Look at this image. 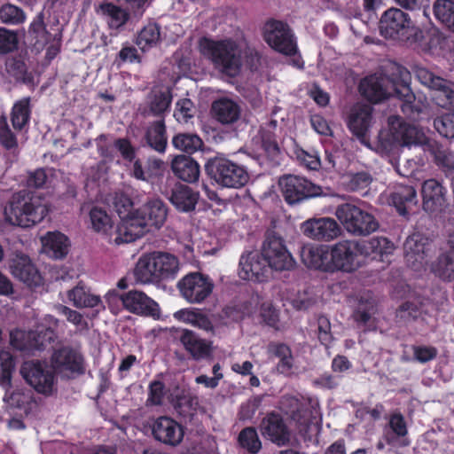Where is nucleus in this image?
I'll return each mask as SVG.
<instances>
[{
  "instance_id": "f257e3e1",
  "label": "nucleus",
  "mask_w": 454,
  "mask_h": 454,
  "mask_svg": "<svg viewBox=\"0 0 454 454\" xmlns=\"http://www.w3.org/2000/svg\"><path fill=\"white\" fill-rule=\"evenodd\" d=\"M397 74L399 80L378 74L367 76L361 81L359 90L373 103L395 96L402 101L403 113L416 121L426 108V101L417 98L411 91L409 85L410 74L405 68L397 67Z\"/></svg>"
},
{
  "instance_id": "f03ea898",
  "label": "nucleus",
  "mask_w": 454,
  "mask_h": 454,
  "mask_svg": "<svg viewBox=\"0 0 454 454\" xmlns=\"http://www.w3.org/2000/svg\"><path fill=\"white\" fill-rule=\"evenodd\" d=\"M379 141L381 152L386 153H390L396 145H423L425 150L431 152L438 165L448 169L454 168L453 153L437 143L429 141L421 129L407 124L398 116L393 115L388 118V132H380Z\"/></svg>"
},
{
  "instance_id": "7ed1b4c3",
  "label": "nucleus",
  "mask_w": 454,
  "mask_h": 454,
  "mask_svg": "<svg viewBox=\"0 0 454 454\" xmlns=\"http://www.w3.org/2000/svg\"><path fill=\"white\" fill-rule=\"evenodd\" d=\"M49 211V203L40 193L20 191L12 196L4 208V217L12 225L30 228L40 223Z\"/></svg>"
},
{
  "instance_id": "20e7f679",
  "label": "nucleus",
  "mask_w": 454,
  "mask_h": 454,
  "mask_svg": "<svg viewBox=\"0 0 454 454\" xmlns=\"http://www.w3.org/2000/svg\"><path fill=\"white\" fill-rule=\"evenodd\" d=\"M179 270L180 262L176 255L155 251L139 257L134 269V277L139 284H159L176 278Z\"/></svg>"
},
{
  "instance_id": "39448f33",
  "label": "nucleus",
  "mask_w": 454,
  "mask_h": 454,
  "mask_svg": "<svg viewBox=\"0 0 454 454\" xmlns=\"http://www.w3.org/2000/svg\"><path fill=\"white\" fill-rule=\"evenodd\" d=\"M200 51L222 74L231 77L239 74L243 51L235 41L231 39L215 41L203 38L200 41Z\"/></svg>"
},
{
  "instance_id": "423d86ee",
  "label": "nucleus",
  "mask_w": 454,
  "mask_h": 454,
  "mask_svg": "<svg viewBox=\"0 0 454 454\" xmlns=\"http://www.w3.org/2000/svg\"><path fill=\"white\" fill-rule=\"evenodd\" d=\"M167 215V206L160 199H148L135 210V217L128 220L127 227L124 228L129 231L126 243L141 238L152 228L160 229L165 223Z\"/></svg>"
},
{
  "instance_id": "0eeeda50",
  "label": "nucleus",
  "mask_w": 454,
  "mask_h": 454,
  "mask_svg": "<svg viewBox=\"0 0 454 454\" xmlns=\"http://www.w3.org/2000/svg\"><path fill=\"white\" fill-rule=\"evenodd\" d=\"M331 272H353L360 268L364 256L360 242L341 240L329 246Z\"/></svg>"
},
{
  "instance_id": "6e6552de",
  "label": "nucleus",
  "mask_w": 454,
  "mask_h": 454,
  "mask_svg": "<svg viewBox=\"0 0 454 454\" xmlns=\"http://www.w3.org/2000/svg\"><path fill=\"white\" fill-rule=\"evenodd\" d=\"M335 215L346 230L354 235H368L379 228V223L372 214L353 204L339 206Z\"/></svg>"
},
{
  "instance_id": "1a4fd4ad",
  "label": "nucleus",
  "mask_w": 454,
  "mask_h": 454,
  "mask_svg": "<svg viewBox=\"0 0 454 454\" xmlns=\"http://www.w3.org/2000/svg\"><path fill=\"white\" fill-rule=\"evenodd\" d=\"M208 170L215 183L226 188H242L250 178L244 166L226 158H215L209 165Z\"/></svg>"
},
{
  "instance_id": "9d476101",
  "label": "nucleus",
  "mask_w": 454,
  "mask_h": 454,
  "mask_svg": "<svg viewBox=\"0 0 454 454\" xmlns=\"http://www.w3.org/2000/svg\"><path fill=\"white\" fill-rule=\"evenodd\" d=\"M23 379L37 393L51 395L56 390L55 371L46 362L27 361L20 367Z\"/></svg>"
},
{
  "instance_id": "9b49d317",
  "label": "nucleus",
  "mask_w": 454,
  "mask_h": 454,
  "mask_svg": "<svg viewBox=\"0 0 454 454\" xmlns=\"http://www.w3.org/2000/svg\"><path fill=\"white\" fill-rule=\"evenodd\" d=\"M262 255L271 270L287 271L295 266V261L284 239L275 234H268L266 237L262 247Z\"/></svg>"
},
{
  "instance_id": "f8f14e48",
  "label": "nucleus",
  "mask_w": 454,
  "mask_h": 454,
  "mask_svg": "<svg viewBox=\"0 0 454 454\" xmlns=\"http://www.w3.org/2000/svg\"><path fill=\"white\" fill-rule=\"evenodd\" d=\"M267 44L274 51L287 56L297 52V43L289 26L282 21L270 20L262 29Z\"/></svg>"
},
{
  "instance_id": "ddd939ff",
  "label": "nucleus",
  "mask_w": 454,
  "mask_h": 454,
  "mask_svg": "<svg viewBox=\"0 0 454 454\" xmlns=\"http://www.w3.org/2000/svg\"><path fill=\"white\" fill-rule=\"evenodd\" d=\"M415 75L422 85L434 91V100L439 106L454 107V83L434 74L424 67H417Z\"/></svg>"
},
{
  "instance_id": "4468645a",
  "label": "nucleus",
  "mask_w": 454,
  "mask_h": 454,
  "mask_svg": "<svg viewBox=\"0 0 454 454\" xmlns=\"http://www.w3.org/2000/svg\"><path fill=\"white\" fill-rule=\"evenodd\" d=\"M181 296L191 304L204 302L212 294V279L199 272L184 276L177 284Z\"/></svg>"
},
{
  "instance_id": "2eb2a0df",
  "label": "nucleus",
  "mask_w": 454,
  "mask_h": 454,
  "mask_svg": "<svg viewBox=\"0 0 454 454\" xmlns=\"http://www.w3.org/2000/svg\"><path fill=\"white\" fill-rule=\"evenodd\" d=\"M281 192L288 204H294L305 199L316 197L322 193L320 186L304 177L288 175L278 181Z\"/></svg>"
},
{
  "instance_id": "dca6fc26",
  "label": "nucleus",
  "mask_w": 454,
  "mask_h": 454,
  "mask_svg": "<svg viewBox=\"0 0 454 454\" xmlns=\"http://www.w3.org/2000/svg\"><path fill=\"white\" fill-rule=\"evenodd\" d=\"M303 400L301 402L296 396L285 395L283 396L280 405L281 409L301 427L300 430L303 431L309 425L318 423L320 420V412L317 408L318 403L317 401H309L310 411L304 410Z\"/></svg>"
},
{
  "instance_id": "f3484780",
  "label": "nucleus",
  "mask_w": 454,
  "mask_h": 454,
  "mask_svg": "<svg viewBox=\"0 0 454 454\" xmlns=\"http://www.w3.org/2000/svg\"><path fill=\"white\" fill-rule=\"evenodd\" d=\"M302 234L313 240L331 241L339 237L340 227L330 217L309 218L300 226Z\"/></svg>"
},
{
  "instance_id": "a211bd4d",
  "label": "nucleus",
  "mask_w": 454,
  "mask_h": 454,
  "mask_svg": "<svg viewBox=\"0 0 454 454\" xmlns=\"http://www.w3.org/2000/svg\"><path fill=\"white\" fill-rule=\"evenodd\" d=\"M404 257L409 267L416 271L426 269L431 251L427 239L419 233L409 236L403 245Z\"/></svg>"
},
{
  "instance_id": "6ab92c4d",
  "label": "nucleus",
  "mask_w": 454,
  "mask_h": 454,
  "mask_svg": "<svg viewBox=\"0 0 454 454\" xmlns=\"http://www.w3.org/2000/svg\"><path fill=\"white\" fill-rule=\"evenodd\" d=\"M412 27L413 23L409 15L397 8L386 11L380 21V33L387 38L405 35Z\"/></svg>"
},
{
  "instance_id": "aec40b11",
  "label": "nucleus",
  "mask_w": 454,
  "mask_h": 454,
  "mask_svg": "<svg viewBox=\"0 0 454 454\" xmlns=\"http://www.w3.org/2000/svg\"><path fill=\"white\" fill-rule=\"evenodd\" d=\"M270 270L262 252H247L240 257L239 276L244 280L263 282L270 277Z\"/></svg>"
},
{
  "instance_id": "412c9836",
  "label": "nucleus",
  "mask_w": 454,
  "mask_h": 454,
  "mask_svg": "<svg viewBox=\"0 0 454 454\" xmlns=\"http://www.w3.org/2000/svg\"><path fill=\"white\" fill-rule=\"evenodd\" d=\"M151 428L156 441L172 447L179 445L184 435L183 426L168 416L155 419Z\"/></svg>"
},
{
  "instance_id": "4be33fe9",
  "label": "nucleus",
  "mask_w": 454,
  "mask_h": 454,
  "mask_svg": "<svg viewBox=\"0 0 454 454\" xmlns=\"http://www.w3.org/2000/svg\"><path fill=\"white\" fill-rule=\"evenodd\" d=\"M123 308L133 314L158 317L159 304L147 296L144 292L131 290L121 295Z\"/></svg>"
},
{
  "instance_id": "5701e85b",
  "label": "nucleus",
  "mask_w": 454,
  "mask_h": 454,
  "mask_svg": "<svg viewBox=\"0 0 454 454\" xmlns=\"http://www.w3.org/2000/svg\"><path fill=\"white\" fill-rule=\"evenodd\" d=\"M41 333L16 329L10 333V342L14 348L19 350L28 352L41 350L54 340L52 331H47L44 333L43 340H37L36 336L41 337Z\"/></svg>"
},
{
  "instance_id": "b1692460",
  "label": "nucleus",
  "mask_w": 454,
  "mask_h": 454,
  "mask_svg": "<svg viewBox=\"0 0 454 454\" xmlns=\"http://www.w3.org/2000/svg\"><path fill=\"white\" fill-rule=\"evenodd\" d=\"M423 208L430 214L442 211L446 204V189L435 179H428L422 185Z\"/></svg>"
},
{
  "instance_id": "393cba45",
  "label": "nucleus",
  "mask_w": 454,
  "mask_h": 454,
  "mask_svg": "<svg viewBox=\"0 0 454 454\" xmlns=\"http://www.w3.org/2000/svg\"><path fill=\"white\" fill-rule=\"evenodd\" d=\"M54 371L68 375V372H82L83 358L80 352L68 347L54 352L51 357Z\"/></svg>"
},
{
  "instance_id": "a878e982",
  "label": "nucleus",
  "mask_w": 454,
  "mask_h": 454,
  "mask_svg": "<svg viewBox=\"0 0 454 454\" xmlns=\"http://www.w3.org/2000/svg\"><path fill=\"white\" fill-rule=\"evenodd\" d=\"M9 267L12 276L27 286H38L42 284V277L28 256L17 254Z\"/></svg>"
},
{
  "instance_id": "bb28decb",
  "label": "nucleus",
  "mask_w": 454,
  "mask_h": 454,
  "mask_svg": "<svg viewBox=\"0 0 454 454\" xmlns=\"http://www.w3.org/2000/svg\"><path fill=\"white\" fill-rule=\"evenodd\" d=\"M372 107L368 104L357 103L352 106L348 117L350 131L365 144L364 136L372 124Z\"/></svg>"
},
{
  "instance_id": "cd10ccee",
  "label": "nucleus",
  "mask_w": 454,
  "mask_h": 454,
  "mask_svg": "<svg viewBox=\"0 0 454 454\" xmlns=\"http://www.w3.org/2000/svg\"><path fill=\"white\" fill-rule=\"evenodd\" d=\"M68 301L78 309H95L97 313L106 309L101 297L93 294L89 287L78 284L67 292Z\"/></svg>"
},
{
  "instance_id": "c85d7f7f",
  "label": "nucleus",
  "mask_w": 454,
  "mask_h": 454,
  "mask_svg": "<svg viewBox=\"0 0 454 454\" xmlns=\"http://www.w3.org/2000/svg\"><path fill=\"white\" fill-rule=\"evenodd\" d=\"M179 340L184 349L196 361L207 359L212 355V342L200 338L191 330H184Z\"/></svg>"
},
{
  "instance_id": "c756f323",
  "label": "nucleus",
  "mask_w": 454,
  "mask_h": 454,
  "mask_svg": "<svg viewBox=\"0 0 454 454\" xmlns=\"http://www.w3.org/2000/svg\"><path fill=\"white\" fill-rule=\"evenodd\" d=\"M114 207L118 214L121 223L117 228V236L114 239L116 244L126 243L129 233L127 227V222L135 217V210L133 209V203L131 200L123 193H116L114 198Z\"/></svg>"
},
{
  "instance_id": "7c9ffc66",
  "label": "nucleus",
  "mask_w": 454,
  "mask_h": 454,
  "mask_svg": "<svg viewBox=\"0 0 454 454\" xmlns=\"http://www.w3.org/2000/svg\"><path fill=\"white\" fill-rule=\"evenodd\" d=\"M40 239L42 252L49 257L63 259L67 255L71 242L64 233L58 231H48Z\"/></svg>"
},
{
  "instance_id": "2f4dec72",
  "label": "nucleus",
  "mask_w": 454,
  "mask_h": 454,
  "mask_svg": "<svg viewBox=\"0 0 454 454\" xmlns=\"http://www.w3.org/2000/svg\"><path fill=\"white\" fill-rule=\"evenodd\" d=\"M211 113L218 122L223 125H231L240 119L242 109L235 100L229 98H221L212 103Z\"/></svg>"
},
{
  "instance_id": "473e14b6",
  "label": "nucleus",
  "mask_w": 454,
  "mask_h": 454,
  "mask_svg": "<svg viewBox=\"0 0 454 454\" xmlns=\"http://www.w3.org/2000/svg\"><path fill=\"white\" fill-rule=\"evenodd\" d=\"M301 256L307 267L331 272L329 247L323 245L304 246Z\"/></svg>"
},
{
  "instance_id": "72a5a7b5",
  "label": "nucleus",
  "mask_w": 454,
  "mask_h": 454,
  "mask_svg": "<svg viewBox=\"0 0 454 454\" xmlns=\"http://www.w3.org/2000/svg\"><path fill=\"white\" fill-rule=\"evenodd\" d=\"M171 204L181 212L192 211L199 200V193L184 184H176L169 195Z\"/></svg>"
},
{
  "instance_id": "f704fd0d",
  "label": "nucleus",
  "mask_w": 454,
  "mask_h": 454,
  "mask_svg": "<svg viewBox=\"0 0 454 454\" xmlns=\"http://www.w3.org/2000/svg\"><path fill=\"white\" fill-rule=\"evenodd\" d=\"M258 305H260V315L263 321L270 326L279 328V313L278 310L273 306L271 301H262L261 297L258 294L253 295L250 301L246 305L244 314L251 316L255 312Z\"/></svg>"
},
{
  "instance_id": "c9c22d12",
  "label": "nucleus",
  "mask_w": 454,
  "mask_h": 454,
  "mask_svg": "<svg viewBox=\"0 0 454 454\" xmlns=\"http://www.w3.org/2000/svg\"><path fill=\"white\" fill-rule=\"evenodd\" d=\"M363 256H372V259L385 261V257L395 250L393 242L384 237H374L360 242Z\"/></svg>"
},
{
  "instance_id": "e433bc0d",
  "label": "nucleus",
  "mask_w": 454,
  "mask_h": 454,
  "mask_svg": "<svg viewBox=\"0 0 454 454\" xmlns=\"http://www.w3.org/2000/svg\"><path fill=\"white\" fill-rule=\"evenodd\" d=\"M171 168L175 176L184 182L193 183L199 179L200 166L190 157L184 155L175 157L171 163Z\"/></svg>"
},
{
  "instance_id": "4c0bfd02",
  "label": "nucleus",
  "mask_w": 454,
  "mask_h": 454,
  "mask_svg": "<svg viewBox=\"0 0 454 454\" xmlns=\"http://www.w3.org/2000/svg\"><path fill=\"white\" fill-rule=\"evenodd\" d=\"M98 13L103 17L111 29L121 27L129 18V12L124 8L113 3L99 4Z\"/></svg>"
},
{
  "instance_id": "58836bf2",
  "label": "nucleus",
  "mask_w": 454,
  "mask_h": 454,
  "mask_svg": "<svg viewBox=\"0 0 454 454\" xmlns=\"http://www.w3.org/2000/svg\"><path fill=\"white\" fill-rule=\"evenodd\" d=\"M431 272L443 281L454 280V251L442 252L430 265Z\"/></svg>"
},
{
  "instance_id": "ea45409f",
  "label": "nucleus",
  "mask_w": 454,
  "mask_h": 454,
  "mask_svg": "<svg viewBox=\"0 0 454 454\" xmlns=\"http://www.w3.org/2000/svg\"><path fill=\"white\" fill-rule=\"evenodd\" d=\"M262 433L278 444L283 443L286 438V429L279 415L271 413L262 423Z\"/></svg>"
},
{
  "instance_id": "a19ab883",
  "label": "nucleus",
  "mask_w": 454,
  "mask_h": 454,
  "mask_svg": "<svg viewBox=\"0 0 454 454\" xmlns=\"http://www.w3.org/2000/svg\"><path fill=\"white\" fill-rule=\"evenodd\" d=\"M277 127V121L271 120L265 126L261 127L256 139L261 142L265 153L274 159L279 153V147L276 141L273 130Z\"/></svg>"
},
{
  "instance_id": "79ce46f5",
  "label": "nucleus",
  "mask_w": 454,
  "mask_h": 454,
  "mask_svg": "<svg viewBox=\"0 0 454 454\" xmlns=\"http://www.w3.org/2000/svg\"><path fill=\"white\" fill-rule=\"evenodd\" d=\"M172 96L168 88L153 89L148 96L147 105L150 112L160 115L168 110Z\"/></svg>"
},
{
  "instance_id": "37998d69",
  "label": "nucleus",
  "mask_w": 454,
  "mask_h": 454,
  "mask_svg": "<svg viewBox=\"0 0 454 454\" xmlns=\"http://www.w3.org/2000/svg\"><path fill=\"white\" fill-rule=\"evenodd\" d=\"M392 201L399 214L405 215L406 207L417 202L416 190L410 185L399 186L392 194Z\"/></svg>"
},
{
  "instance_id": "c03bdc74",
  "label": "nucleus",
  "mask_w": 454,
  "mask_h": 454,
  "mask_svg": "<svg viewBox=\"0 0 454 454\" xmlns=\"http://www.w3.org/2000/svg\"><path fill=\"white\" fill-rule=\"evenodd\" d=\"M268 350L270 354L279 358L278 370L283 374H290L293 369V356L290 348L281 343H272L269 345Z\"/></svg>"
},
{
  "instance_id": "a18cd8bd",
  "label": "nucleus",
  "mask_w": 454,
  "mask_h": 454,
  "mask_svg": "<svg viewBox=\"0 0 454 454\" xmlns=\"http://www.w3.org/2000/svg\"><path fill=\"white\" fill-rule=\"evenodd\" d=\"M146 139L151 147L163 153L167 145L165 125L162 121L153 123L147 130Z\"/></svg>"
},
{
  "instance_id": "49530a36",
  "label": "nucleus",
  "mask_w": 454,
  "mask_h": 454,
  "mask_svg": "<svg viewBox=\"0 0 454 454\" xmlns=\"http://www.w3.org/2000/svg\"><path fill=\"white\" fill-rule=\"evenodd\" d=\"M90 220L92 229L99 233L106 234L113 228V221L105 209L94 206L90 210Z\"/></svg>"
},
{
  "instance_id": "de8ad7c7",
  "label": "nucleus",
  "mask_w": 454,
  "mask_h": 454,
  "mask_svg": "<svg viewBox=\"0 0 454 454\" xmlns=\"http://www.w3.org/2000/svg\"><path fill=\"white\" fill-rule=\"evenodd\" d=\"M174 147L187 153H193L202 147V140L195 134L183 133L172 139Z\"/></svg>"
},
{
  "instance_id": "09e8293b",
  "label": "nucleus",
  "mask_w": 454,
  "mask_h": 454,
  "mask_svg": "<svg viewBox=\"0 0 454 454\" xmlns=\"http://www.w3.org/2000/svg\"><path fill=\"white\" fill-rule=\"evenodd\" d=\"M30 118L29 98H25L16 102L12 111V122L15 129H22Z\"/></svg>"
},
{
  "instance_id": "8fccbe9b",
  "label": "nucleus",
  "mask_w": 454,
  "mask_h": 454,
  "mask_svg": "<svg viewBox=\"0 0 454 454\" xmlns=\"http://www.w3.org/2000/svg\"><path fill=\"white\" fill-rule=\"evenodd\" d=\"M434 12L436 19L454 31L453 0H436L434 4Z\"/></svg>"
},
{
  "instance_id": "3c124183",
  "label": "nucleus",
  "mask_w": 454,
  "mask_h": 454,
  "mask_svg": "<svg viewBox=\"0 0 454 454\" xmlns=\"http://www.w3.org/2000/svg\"><path fill=\"white\" fill-rule=\"evenodd\" d=\"M160 40V28L155 24H148L138 34L137 45L145 51L155 46Z\"/></svg>"
},
{
  "instance_id": "603ef678",
  "label": "nucleus",
  "mask_w": 454,
  "mask_h": 454,
  "mask_svg": "<svg viewBox=\"0 0 454 454\" xmlns=\"http://www.w3.org/2000/svg\"><path fill=\"white\" fill-rule=\"evenodd\" d=\"M54 309L58 314L65 316L67 320L74 325L78 331L88 329V322L79 311L62 304H56Z\"/></svg>"
},
{
  "instance_id": "864d4df0",
  "label": "nucleus",
  "mask_w": 454,
  "mask_h": 454,
  "mask_svg": "<svg viewBox=\"0 0 454 454\" xmlns=\"http://www.w3.org/2000/svg\"><path fill=\"white\" fill-rule=\"evenodd\" d=\"M239 442L241 447L254 454L257 453L262 448L257 432L253 427H247L239 433Z\"/></svg>"
},
{
  "instance_id": "5fc2aeb1",
  "label": "nucleus",
  "mask_w": 454,
  "mask_h": 454,
  "mask_svg": "<svg viewBox=\"0 0 454 454\" xmlns=\"http://www.w3.org/2000/svg\"><path fill=\"white\" fill-rule=\"evenodd\" d=\"M195 113V106L190 98H182L176 103L174 117L179 123H187Z\"/></svg>"
},
{
  "instance_id": "6e6d98bb",
  "label": "nucleus",
  "mask_w": 454,
  "mask_h": 454,
  "mask_svg": "<svg viewBox=\"0 0 454 454\" xmlns=\"http://www.w3.org/2000/svg\"><path fill=\"white\" fill-rule=\"evenodd\" d=\"M24 12L11 4L3 5L0 8V21L6 24L17 25L25 21Z\"/></svg>"
},
{
  "instance_id": "4d7b16f0",
  "label": "nucleus",
  "mask_w": 454,
  "mask_h": 454,
  "mask_svg": "<svg viewBox=\"0 0 454 454\" xmlns=\"http://www.w3.org/2000/svg\"><path fill=\"white\" fill-rule=\"evenodd\" d=\"M372 181V176L364 171L348 174L345 177V184L348 189L355 192L364 191L369 187Z\"/></svg>"
},
{
  "instance_id": "13d9d810",
  "label": "nucleus",
  "mask_w": 454,
  "mask_h": 454,
  "mask_svg": "<svg viewBox=\"0 0 454 454\" xmlns=\"http://www.w3.org/2000/svg\"><path fill=\"white\" fill-rule=\"evenodd\" d=\"M434 126L441 136L454 138V113H447L436 117Z\"/></svg>"
},
{
  "instance_id": "bf43d9fd",
  "label": "nucleus",
  "mask_w": 454,
  "mask_h": 454,
  "mask_svg": "<svg viewBox=\"0 0 454 454\" xmlns=\"http://www.w3.org/2000/svg\"><path fill=\"white\" fill-rule=\"evenodd\" d=\"M15 365L12 355L8 350L0 351V366L2 369L1 385L10 386L11 372Z\"/></svg>"
},
{
  "instance_id": "052dcab7",
  "label": "nucleus",
  "mask_w": 454,
  "mask_h": 454,
  "mask_svg": "<svg viewBox=\"0 0 454 454\" xmlns=\"http://www.w3.org/2000/svg\"><path fill=\"white\" fill-rule=\"evenodd\" d=\"M297 160L309 169H317L321 166L318 153L316 151L308 152L302 149L296 151Z\"/></svg>"
},
{
  "instance_id": "680f3d73",
  "label": "nucleus",
  "mask_w": 454,
  "mask_h": 454,
  "mask_svg": "<svg viewBox=\"0 0 454 454\" xmlns=\"http://www.w3.org/2000/svg\"><path fill=\"white\" fill-rule=\"evenodd\" d=\"M18 36L13 31L0 28V53H7L16 49Z\"/></svg>"
},
{
  "instance_id": "e2e57ef3",
  "label": "nucleus",
  "mask_w": 454,
  "mask_h": 454,
  "mask_svg": "<svg viewBox=\"0 0 454 454\" xmlns=\"http://www.w3.org/2000/svg\"><path fill=\"white\" fill-rule=\"evenodd\" d=\"M437 349L432 346H414V358L419 363H427L435 358Z\"/></svg>"
},
{
  "instance_id": "0e129e2a",
  "label": "nucleus",
  "mask_w": 454,
  "mask_h": 454,
  "mask_svg": "<svg viewBox=\"0 0 454 454\" xmlns=\"http://www.w3.org/2000/svg\"><path fill=\"white\" fill-rule=\"evenodd\" d=\"M0 142L8 149L17 145V140L9 129L4 118L0 119Z\"/></svg>"
},
{
  "instance_id": "69168bd1",
  "label": "nucleus",
  "mask_w": 454,
  "mask_h": 454,
  "mask_svg": "<svg viewBox=\"0 0 454 454\" xmlns=\"http://www.w3.org/2000/svg\"><path fill=\"white\" fill-rule=\"evenodd\" d=\"M318 325V339L320 342L328 346L332 341V334H331V324L329 319L326 317L321 316L317 319Z\"/></svg>"
},
{
  "instance_id": "338daca9",
  "label": "nucleus",
  "mask_w": 454,
  "mask_h": 454,
  "mask_svg": "<svg viewBox=\"0 0 454 454\" xmlns=\"http://www.w3.org/2000/svg\"><path fill=\"white\" fill-rule=\"evenodd\" d=\"M4 402L9 407H22L27 402V396L20 390L9 392L6 390L4 398Z\"/></svg>"
},
{
  "instance_id": "774afa93",
  "label": "nucleus",
  "mask_w": 454,
  "mask_h": 454,
  "mask_svg": "<svg viewBox=\"0 0 454 454\" xmlns=\"http://www.w3.org/2000/svg\"><path fill=\"white\" fill-rule=\"evenodd\" d=\"M389 427L397 436H404L407 434V427L404 418L400 413L391 415L389 419Z\"/></svg>"
}]
</instances>
